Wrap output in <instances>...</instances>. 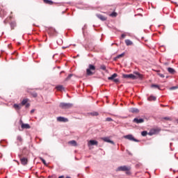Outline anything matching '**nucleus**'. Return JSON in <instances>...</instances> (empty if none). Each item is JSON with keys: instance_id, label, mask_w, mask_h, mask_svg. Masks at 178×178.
I'll return each mask as SVG.
<instances>
[{"instance_id": "obj_21", "label": "nucleus", "mask_w": 178, "mask_h": 178, "mask_svg": "<svg viewBox=\"0 0 178 178\" xmlns=\"http://www.w3.org/2000/svg\"><path fill=\"white\" fill-rule=\"evenodd\" d=\"M29 102V99H24L22 102V106H24V105H26L27 103Z\"/></svg>"}, {"instance_id": "obj_16", "label": "nucleus", "mask_w": 178, "mask_h": 178, "mask_svg": "<svg viewBox=\"0 0 178 178\" xmlns=\"http://www.w3.org/2000/svg\"><path fill=\"white\" fill-rule=\"evenodd\" d=\"M102 140L105 141V143H110L111 144H114L113 140H111L109 138H103Z\"/></svg>"}, {"instance_id": "obj_14", "label": "nucleus", "mask_w": 178, "mask_h": 178, "mask_svg": "<svg viewBox=\"0 0 178 178\" xmlns=\"http://www.w3.org/2000/svg\"><path fill=\"white\" fill-rule=\"evenodd\" d=\"M125 44L127 47H130V46L133 45L134 43L132 42L131 40L127 39V40H125Z\"/></svg>"}, {"instance_id": "obj_22", "label": "nucleus", "mask_w": 178, "mask_h": 178, "mask_svg": "<svg viewBox=\"0 0 178 178\" xmlns=\"http://www.w3.org/2000/svg\"><path fill=\"white\" fill-rule=\"evenodd\" d=\"M10 27H11V30H15V27H16V22H11Z\"/></svg>"}, {"instance_id": "obj_27", "label": "nucleus", "mask_w": 178, "mask_h": 178, "mask_svg": "<svg viewBox=\"0 0 178 178\" xmlns=\"http://www.w3.org/2000/svg\"><path fill=\"white\" fill-rule=\"evenodd\" d=\"M157 72V75L159 76V77H161V79H164L165 75H163V74H161L160 71H156Z\"/></svg>"}, {"instance_id": "obj_35", "label": "nucleus", "mask_w": 178, "mask_h": 178, "mask_svg": "<svg viewBox=\"0 0 178 178\" xmlns=\"http://www.w3.org/2000/svg\"><path fill=\"white\" fill-rule=\"evenodd\" d=\"M123 56H124V53H122V54L118 55V56H117V58H118V59H119V58H123Z\"/></svg>"}, {"instance_id": "obj_41", "label": "nucleus", "mask_w": 178, "mask_h": 178, "mask_svg": "<svg viewBox=\"0 0 178 178\" xmlns=\"http://www.w3.org/2000/svg\"><path fill=\"white\" fill-rule=\"evenodd\" d=\"M29 106H30V104L26 103V108H29Z\"/></svg>"}, {"instance_id": "obj_19", "label": "nucleus", "mask_w": 178, "mask_h": 178, "mask_svg": "<svg viewBox=\"0 0 178 178\" xmlns=\"http://www.w3.org/2000/svg\"><path fill=\"white\" fill-rule=\"evenodd\" d=\"M13 108H15V109H17V111H19V109L22 108V104H14L13 105Z\"/></svg>"}, {"instance_id": "obj_10", "label": "nucleus", "mask_w": 178, "mask_h": 178, "mask_svg": "<svg viewBox=\"0 0 178 178\" xmlns=\"http://www.w3.org/2000/svg\"><path fill=\"white\" fill-rule=\"evenodd\" d=\"M57 120L58 122H63L64 123L69 122V120L67 118H65L64 117H58Z\"/></svg>"}, {"instance_id": "obj_45", "label": "nucleus", "mask_w": 178, "mask_h": 178, "mask_svg": "<svg viewBox=\"0 0 178 178\" xmlns=\"http://www.w3.org/2000/svg\"><path fill=\"white\" fill-rule=\"evenodd\" d=\"M62 73H63V72H60V74H62Z\"/></svg>"}, {"instance_id": "obj_5", "label": "nucleus", "mask_w": 178, "mask_h": 178, "mask_svg": "<svg viewBox=\"0 0 178 178\" xmlns=\"http://www.w3.org/2000/svg\"><path fill=\"white\" fill-rule=\"evenodd\" d=\"M19 159L21 161L22 165H23L24 166H26V165L29 163V159L26 157H22V156H19Z\"/></svg>"}, {"instance_id": "obj_39", "label": "nucleus", "mask_w": 178, "mask_h": 178, "mask_svg": "<svg viewBox=\"0 0 178 178\" xmlns=\"http://www.w3.org/2000/svg\"><path fill=\"white\" fill-rule=\"evenodd\" d=\"M113 120L112 119V118H107L106 119V122H112Z\"/></svg>"}, {"instance_id": "obj_1", "label": "nucleus", "mask_w": 178, "mask_h": 178, "mask_svg": "<svg viewBox=\"0 0 178 178\" xmlns=\"http://www.w3.org/2000/svg\"><path fill=\"white\" fill-rule=\"evenodd\" d=\"M136 75L133 74H122L123 79H131V80H137V79H141V75L138 72L135 73Z\"/></svg>"}, {"instance_id": "obj_31", "label": "nucleus", "mask_w": 178, "mask_h": 178, "mask_svg": "<svg viewBox=\"0 0 178 178\" xmlns=\"http://www.w3.org/2000/svg\"><path fill=\"white\" fill-rule=\"evenodd\" d=\"M163 120H172V118H170V117H164L162 118Z\"/></svg>"}, {"instance_id": "obj_15", "label": "nucleus", "mask_w": 178, "mask_h": 178, "mask_svg": "<svg viewBox=\"0 0 178 178\" xmlns=\"http://www.w3.org/2000/svg\"><path fill=\"white\" fill-rule=\"evenodd\" d=\"M168 73H170V74H175V73H176V70H175V69H173L172 67H168Z\"/></svg>"}, {"instance_id": "obj_2", "label": "nucleus", "mask_w": 178, "mask_h": 178, "mask_svg": "<svg viewBox=\"0 0 178 178\" xmlns=\"http://www.w3.org/2000/svg\"><path fill=\"white\" fill-rule=\"evenodd\" d=\"M95 65L92 64H90L88 65V67L86 69V74L87 76H94L95 74V70H96Z\"/></svg>"}, {"instance_id": "obj_13", "label": "nucleus", "mask_w": 178, "mask_h": 178, "mask_svg": "<svg viewBox=\"0 0 178 178\" xmlns=\"http://www.w3.org/2000/svg\"><path fill=\"white\" fill-rule=\"evenodd\" d=\"M129 112H131V113H138V112H140V110L136 108H131L129 109Z\"/></svg>"}, {"instance_id": "obj_23", "label": "nucleus", "mask_w": 178, "mask_h": 178, "mask_svg": "<svg viewBox=\"0 0 178 178\" xmlns=\"http://www.w3.org/2000/svg\"><path fill=\"white\" fill-rule=\"evenodd\" d=\"M118 76V74L115 73L111 76L108 77V80H114L115 77Z\"/></svg>"}, {"instance_id": "obj_9", "label": "nucleus", "mask_w": 178, "mask_h": 178, "mask_svg": "<svg viewBox=\"0 0 178 178\" xmlns=\"http://www.w3.org/2000/svg\"><path fill=\"white\" fill-rule=\"evenodd\" d=\"M125 138L130 140V141H135L136 143H138V140L134 138V137H133L131 135H127Z\"/></svg>"}, {"instance_id": "obj_12", "label": "nucleus", "mask_w": 178, "mask_h": 178, "mask_svg": "<svg viewBox=\"0 0 178 178\" xmlns=\"http://www.w3.org/2000/svg\"><path fill=\"white\" fill-rule=\"evenodd\" d=\"M17 141L18 145H22L23 144V138H22V136H17Z\"/></svg>"}, {"instance_id": "obj_8", "label": "nucleus", "mask_w": 178, "mask_h": 178, "mask_svg": "<svg viewBox=\"0 0 178 178\" xmlns=\"http://www.w3.org/2000/svg\"><path fill=\"white\" fill-rule=\"evenodd\" d=\"M20 124H21L22 129H30L31 128L30 124L23 123V121L22 120H20Z\"/></svg>"}, {"instance_id": "obj_28", "label": "nucleus", "mask_w": 178, "mask_h": 178, "mask_svg": "<svg viewBox=\"0 0 178 178\" xmlns=\"http://www.w3.org/2000/svg\"><path fill=\"white\" fill-rule=\"evenodd\" d=\"M151 87L152 88H158L159 90H161L159 85L152 84Z\"/></svg>"}, {"instance_id": "obj_18", "label": "nucleus", "mask_w": 178, "mask_h": 178, "mask_svg": "<svg viewBox=\"0 0 178 178\" xmlns=\"http://www.w3.org/2000/svg\"><path fill=\"white\" fill-rule=\"evenodd\" d=\"M44 3H46L47 5H54V1L51 0H43Z\"/></svg>"}, {"instance_id": "obj_30", "label": "nucleus", "mask_w": 178, "mask_h": 178, "mask_svg": "<svg viewBox=\"0 0 178 178\" xmlns=\"http://www.w3.org/2000/svg\"><path fill=\"white\" fill-rule=\"evenodd\" d=\"M147 134H148V132H147V131H143L141 132V136H143V137H145Z\"/></svg>"}, {"instance_id": "obj_24", "label": "nucleus", "mask_w": 178, "mask_h": 178, "mask_svg": "<svg viewBox=\"0 0 178 178\" xmlns=\"http://www.w3.org/2000/svg\"><path fill=\"white\" fill-rule=\"evenodd\" d=\"M56 88L58 91H62V90H63V86H61V85L58 86L56 87Z\"/></svg>"}, {"instance_id": "obj_29", "label": "nucleus", "mask_w": 178, "mask_h": 178, "mask_svg": "<svg viewBox=\"0 0 178 178\" xmlns=\"http://www.w3.org/2000/svg\"><path fill=\"white\" fill-rule=\"evenodd\" d=\"M30 94H31V95H32V97H33V98H37V97H38V94H37V92H30Z\"/></svg>"}, {"instance_id": "obj_36", "label": "nucleus", "mask_w": 178, "mask_h": 178, "mask_svg": "<svg viewBox=\"0 0 178 178\" xmlns=\"http://www.w3.org/2000/svg\"><path fill=\"white\" fill-rule=\"evenodd\" d=\"M72 77H73V74H70L68 75V76L66 78V81L69 80L70 79H72Z\"/></svg>"}, {"instance_id": "obj_44", "label": "nucleus", "mask_w": 178, "mask_h": 178, "mask_svg": "<svg viewBox=\"0 0 178 178\" xmlns=\"http://www.w3.org/2000/svg\"><path fill=\"white\" fill-rule=\"evenodd\" d=\"M58 178H65V176L61 175V176L58 177Z\"/></svg>"}, {"instance_id": "obj_26", "label": "nucleus", "mask_w": 178, "mask_h": 178, "mask_svg": "<svg viewBox=\"0 0 178 178\" xmlns=\"http://www.w3.org/2000/svg\"><path fill=\"white\" fill-rule=\"evenodd\" d=\"M109 16H111V17H116V16H118V13L113 12L111 14L109 15Z\"/></svg>"}, {"instance_id": "obj_11", "label": "nucleus", "mask_w": 178, "mask_h": 178, "mask_svg": "<svg viewBox=\"0 0 178 178\" xmlns=\"http://www.w3.org/2000/svg\"><path fill=\"white\" fill-rule=\"evenodd\" d=\"M97 17H98V19H99L100 20H102V22H105L106 20V17L101 15V14H97Z\"/></svg>"}, {"instance_id": "obj_17", "label": "nucleus", "mask_w": 178, "mask_h": 178, "mask_svg": "<svg viewBox=\"0 0 178 178\" xmlns=\"http://www.w3.org/2000/svg\"><path fill=\"white\" fill-rule=\"evenodd\" d=\"M89 144H90V145H98V141L91 140L89 141Z\"/></svg>"}, {"instance_id": "obj_34", "label": "nucleus", "mask_w": 178, "mask_h": 178, "mask_svg": "<svg viewBox=\"0 0 178 178\" xmlns=\"http://www.w3.org/2000/svg\"><path fill=\"white\" fill-rule=\"evenodd\" d=\"M178 86H172L170 88V91H172L173 90H177Z\"/></svg>"}, {"instance_id": "obj_38", "label": "nucleus", "mask_w": 178, "mask_h": 178, "mask_svg": "<svg viewBox=\"0 0 178 178\" xmlns=\"http://www.w3.org/2000/svg\"><path fill=\"white\" fill-rule=\"evenodd\" d=\"M91 115H92V116H98V112H93L91 113Z\"/></svg>"}, {"instance_id": "obj_20", "label": "nucleus", "mask_w": 178, "mask_h": 178, "mask_svg": "<svg viewBox=\"0 0 178 178\" xmlns=\"http://www.w3.org/2000/svg\"><path fill=\"white\" fill-rule=\"evenodd\" d=\"M68 144H71L73 147H77V142H76V140H71L68 142Z\"/></svg>"}, {"instance_id": "obj_25", "label": "nucleus", "mask_w": 178, "mask_h": 178, "mask_svg": "<svg viewBox=\"0 0 178 178\" xmlns=\"http://www.w3.org/2000/svg\"><path fill=\"white\" fill-rule=\"evenodd\" d=\"M148 101H156V97L154 96H150L149 97H148Z\"/></svg>"}, {"instance_id": "obj_3", "label": "nucleus", "mask_w": 178, "mask_h": 178, "mask_svg": "<svg viewBox=\"0 0 178 178\" xmlns=\"http://www.w3.org/2000/svg\"><path fill=\"white\" fill-rule=\"evenodd\" d=\"M131 168L127 165L120 166L117 168V172H126L127 175H130Z\"/></svg>"}, {"instance_id": "obj_4", "label": "nucleus", "mask_w": 178, "mask_h": 178, "mask_svg": "<svg viewBox=\"0 0 178 178\" xmlns=\"http://www.w3.org/2000/svg\"><path fill=\"white\" fill-rule=\"evenodd\" d=\"M59 107L61 109H70V108L73 107V104H70V103H60L59 104Z\"/></svg>"}, {"instance_id": "obj_7", "label": "nucleus", "mask_w": 178, "mask_h": 178, "mask_svg": "<svg viewBox=\"0 0 178 178\" xmlns=\"http://www.w3.org/2000/svg\"><path fill=\"white\" fill-rule=\"evenodd\" d=\"M157 133H159V131L158 129H152L148 133L149 136H154V134H157Z\"/></svg>"}, {"instance_id": "obj_33", "label": "nucleus", "mask_w": 178, "mask_h": 178, "mask_svg": "<svg viewBox=\"0 0 178 178\" xmlns=\"http://www.w3.org/2000/svg\"><path fill=\"white\" fill-rule=\"evenodd\" d=\"M100 69H102V70H106V66L102 65L100 66Z\"/></svg>"}, {"instance_id": "obj_42", "label": "nucleus", "mask_w": 178, "mask_h": 178, "mask_svg": "<svg viewBox=\"0 0 178 178\" xmlns=\"http://www.w3.org/2000/svg\"><path fill=\"white\" fill-rule=\"evenodd\" d=\"M121 37H122V38H124L126 37V35L125 34H122Z\"/></svg>"}, {"instance_id": "obj_40", "label": "nucleus", "mask_w": 178, "mask_h": 178, "mask_svg": "<svg viewBox=\"0 0 178 178\" xmlns=\"http://www.w3.org/2000/svg\"><path fill=\"white\" fill-rule=\"evenodd\" d=\"M170 170H172L173 173H176L178 172V170H172V168L170 169Z\"/></svg>"}, {"instance_id": "obj_6", "label": "nucleus", "mask_w": 178, "mask_h": 178, "mask_svg": "<svg viewBox=\"0 0 178 178\" xmlns=\"http://www.w3.org/2000/svg\"><path fill=\"white\" fill-rule=\"evenodd\" d=\"M134 123H137V124H140V123H144V119L136 118L133 120Z\"/></svg>"}, {"instance_id": "obj_32", "label": "nucleus", "mask_w": 178, "mask_h": 178, "mask_svg": "<svg viewBox=\"0 0 178 178\" xmlns=\"http://www.w3.org/2000/svg\"><path fill=\"white\" fill-rule=\"evenodd\" d=\"M40 159L42 162V163L47 165V161H45V160L42 157H40Z\"/></svg>"}, {"instance_id": "obj_37", "label": "nucleus", "mask_w": 178, "mask_h": 178, "mask_svg": "<svg viewBox=\"0 0 178 178\" xmlns=\"http://www.w3.org/2000/svg\"><path fill=\"white\" fill-rule=\"evenodd\" d=\"M114 81V83H120V81L119 80V79H115L114 80H113Z\"/></svg>"}, {"instance_id": "obj_43", "label": "nucleus", "mask_w": 178, "mask_h": 178, "mask_svg": "<svg viewBox=\"0 0 178 178\" xmlns=\"http://www.w3.org/2000/svg\"><path fill=\"white\" fill-rule=\"evenodd\" d=\"M34 111H35L34 109L31 110V113H34Z\"/></svg>"}]
</instances>
